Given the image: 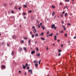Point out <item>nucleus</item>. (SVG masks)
Returning <instances> with one entry per match:
<instances>
[{"instance_id":"nucleus-1","label":"nucleus","mask_w":76,"mask_h":76,"mask_svg":"<svg viewBox=\"0 0 76 76\" xmlns=\"http://www.w3.org/2000/svg\"><path fill=\"white\" fill-rule=\"evenodd\" d=\"M38 61H36V60H34V63L35 64H38Z\"/></svg>"},{"instance_id":"nucleus-2","label":"nucleus","mask_w":76,"mask_h":76,"mask_svg":"<svg viewBox=\"0 0 76 76\" xmlns=\"http://www.w3.org/2000/svg\"><path fill=\"white\" fill-rule=\"evenodd\" d=\"M28 72H31V74H32V69L29 70H28Z\"/></svg>"},{"instance_id":"nucleus-3","label":"nucleus","mask_w":76,"mask_h":76,"mask_svg":"<svg viewBox=\"0 0 76 76\" xmlns=\"http://www.w3.org/2000/svg\"><path fill=\"white\" fill-rule=\"evenodd\" d=\"M55 27V25L54 24H53L51 26V28H54Z\"/></svg>"},{"instance_id":"nucleus-4","label":"nucleus","mask_w":76,"mask_h":76,"mask_svg":"<svg viewBox=\"0 0 76 76\" xmlns=\"http://www.w3.org/2000/svg\"><path fill=\"white\" fill-rule=\"evenodd\" d=\"M33 32L34 33H36V32H37V29H34Z\"/></svg>"},{"instance_id":"nucleus-5","label":"nucleus","mask_w":76,"mask_h":76,"mask_svg":"<svg viewBox=\"0 0 76 76\" xmlns=\"http://www.w3.org/2000/svg\"><path fill=\"white\" fill-rule=\"evenodd\" d=\"M23 49L24 50V51H25V52H27L26 48V47H24Z\"/></svg>"},{"instance_id":"nucleus-6","label":"nucleus","mask_w":76,"mask_h":76,"mask_svg":"<svg viewBox=\"0 0 76 76\" xmlns=\"http://www.w3.org/2000/svg\"><path fill=\"white\" fill-rule=\"evenodd\" d=\"M35 53V51H31V54H34Z\"/></svg>"},{"instance_id":"nucleus-7","label":"nucleus","mask_w":76,"mask_h":76,"mask_svg":"<svg viewBox=\"0 0 76 76\" xmlns=\"http://www.w3.org/2000/svg\"><path fill=\"white\" fill-rule=\"evenodd\" d=\"M57 38V35H56L54 36V40L56 41V40H57V39L56 38Z\"/></svg>"},{"instance_id":"nucleus-8","label":"nucleus","mask_w":76,"mask_h":76,"mask_svg":"<svg viewBox=\"0 0 76 76\" xmlns=\"http://www.w3.org/2000/svg\"><path fill=\"white\" fill-rule=\"evenodd\" d=\"M16 37L15 35H14L12 36V37L13 38V39H15Z\"/></svg>"},{"instance_id":"nucleus-9","label":"nucleus","mask_w":76,"mask_h":76,"mask_svg":"<svg viewBox=\"0 0 76 76\" xmlns=\"http://www.w3.org/2000/svg\"><path fill=\"white\" fill-rule=\"evenodd\" d=\"M40 56V53H38L37 54V57H39V56Z\"/></svg>"},{"instance_id":"nucleus-10","label":"nucleus","mask_w":76,"mask_h":76,"mask_svg":"<svg viewBox=\"0 0 76 76\" xmlns=\"http://www.w3.org/2000/svg\"><path fill=\"white\" fill-rule=\"evenodd\" d=\"M22 66L23 67V68L24 69H25V68H26V66H24L23 65H22Z\"/></svg>"},{"instance_id":"nucleus-11","label":"nucleus","mask_w":76,"mask_h":76,"mask_svg":"<svg viewBox=\"0 0 76 76\" xmlns=\"http://www.w3.org/2000/svg\"><path fill=\"white\" fill-rule=\"evenodd\" d=\"M35 36L36 37H38V33H36L35 35Z\"/></svg>"},{"instance_id":"nucleus-12","label":"nucleus","mask_w":76,"mask_h":76,"mask_svg":"<svg viewBox=\"0 0 76 76\" xmlns=\"http://www.w3.org/2000/svg\"><path fill=\"white\" fill-rule=\"evenodd\" d=\"M49 36L50 37H52L53 35V33H51V34H49Z\"/></svg>"},{"instance_id":"nucleus-13","label":"nucleus","mask_w":76,"mask_h":76,"mask_svg":"<svg viewBox=\"0 0 76 76\" xmlns=\"http://www.w3.org/2000/svg\"><path fill=\"white\" fill-rule=\"evenodd\" d=\"M65 17H67V13H65Z\"/></svg>"},{"instance_id":"nucleus-14","label":"nucleus","mask_w":76,"mask_h":76,"mask_svg":"<svg viewBox=\"0 0 76 76\" xmlns=\"http://www.w3.org/2000/svg\"><path fill=\"white\" fill-rule=\"evenodd\" d=\"M2 68H4V69H5V68H6V66L3 65L2 66Z\"/></svg>"},{"instance_id":"nucleus-15","label":"nucleus","mask_w":76,"mask_h":76,"mask_svg":"<svg viewBox=\"0 0 76 76\" xmlns=\"http://www.w3.org/2000/svg\"><path fill=\"white\" fill-rule=\"evenodd\" d=\"M38 64H35V66L36 67H38Z\"/></svg>"},{"instance_id":"nucleus-16","label":"nucleus","mask_w":76,"mask_h":76,"mask_svg":"<svg viewBox=\"0 0 76 76\" xmlns=\"http://www.w3.org/2000/svg\"><path fill=\"white\" fill-rule=\"evenodd\" d=\"M55 14V12H53L52 13V16H54Z\"/></svg>"},{"instance_id":"nucleus-17","label":"nucleus","mask_w":76,"mask_h":76,"mask_svg":"<svg viewBox=\"0 0 76 76\" xmlns=\"http://www.w3.org/2000/svg\"><path fill=\"white\" fill-rule=\"evenodd\" d=\"M70 1V0H65V2H69Z\"/></svg>"},{"instance_id":"nucleus-18","label":"nucleus","mask_w":76,"mask_h":76,"mask_svg":"<svg viewBox=\"0 0 76 76\" xmlns=\"http://www.w3.org/2000/svg\"><path fill=\"white\" fill-rule=\"evenodd\" d=\"M19 50H20V51H21L22 50V48H20Z\"/></svg>"},{"instance_id":"nucleus-19","label":"nucleus","mask_w":76,"mask_h":76,"mask_svg":"<svg viewBox=\"0 0 76 76\" xmlns=\"http://www.w3.org/2000/svg\"><path fill=\"white\" fill-rule=\"evenodd\" d=\"M34 37H35V35L34 34L32 35L31 36L32 38H34Z\"/></svg>"},{"instance_id":"nucleus-20","label":"nucleus","mask_w":76,"mask_h":76,"mask_svg":"<svg viewBox=\"0 0 76 76\" xmlns=\"http://www.w3.org/2000/svg\"><path fill=\"white\" fill-rule=\"evenodd\" d=\"M7 5V4L6 3H5L4 4V6H6Z\"/></svg>"},{"instance_id":"nucleus-21","label":"nucleus","mask_w":76,"mask_h":76,"mask_svg":"<svg viewBox=\"0 0 76 76\" xmlns=\"http://www.w3.org/2000/svg\"><path fill=\"white\" fill-rule=\"evenodd\" d=\"M42 27L43 29V30H44V29H45V27H44V26H42Z\"/></svg>"},{"instance_id":"nucleus-22","label":"nucleus","mask_w":76,"mask_h":76,"mask_svg":"<svg viewBox=\"0 0 76 76\" xmlns=\"http://www.w3.org/2000/svg\"><path fill=\"white\" fill-rule=\"evenodd\" d=\"M11 54L12 55V56H13V55L14 54V52L12 51L11 53Z\"/></svg>"},{"instance_id":"nucleus-23","label":"nucleus","mask_w":76,"mask_h":76,"mask_svg":"<svg viewBox=\"0 0 76 76\" xmlns=\"http://www.w3.org/2000/svg\"><path fill=\"white\" fill-rule=\"evenodd\" d=\"M23 7H27V6L26 5H23Z\"/></svg>"},{"instance_id":"nucleus-24","label":"nucleus","mask_w":76,"mask_h":76,"mask_svg":"<svg viewBox=\"0 0 76 76\" xmlns=\"http://www.w3.org/2000/svg\"><path fill=\"white\" fill-rule=\"evenodd\" d=\"M36 50L37 51H39V49L38 48H36Z\"/></svg>"},{"instance_id":"nucleus-25","label":"nucleus","mask_w":76,"mask_h":76,"mask_svg":"<svg viewBox=\"0 0 76 76\" xmlns=\"http://www.w3.org/2000/svg\"><path fill=\"white\" fill-rule=\"evenodd\" d=\"M60 16H61V17L62 18H63V15L62 14H61L60 15Z\"/></svg>"},{"instance_id":"nucleus-26","label":"nucleus","mask_w":76,"mask_h":76,"mask_svg":"<svg viewBox=\"0 0 76 76\" xmlns=\"http://www.w3.org/2000/svg\"><path fill=\"white\" fill-rule=\"evenodd\" d=\"M21 8H22V7H18V9H19V10H20L21 9Z\"/></svg>"},{"instance_id":"nucleus-27","label":"nucleus","mask_w":76,"mask_h":76,"mask_svg":"<svg viewBox=\"0 0 76 76\" xmlns=\"http://www.w3.org/2000/svg\"><path fill=\"white\" fill-rule=\"evenodd\" d=\"M41 39L42 40H44L45 39H44V38L43 37H41Z\"/></svg>"},{"instance_id":"nucleus-28","label":"nucleus","mask_w":76,"mask_h":76,"mask_svg":"<svg viewBox=\"0 0 76 76\" xmlns=\"http://www.w3.org/2000/svg\"><path fill=\"white\" fill-rule=\"evenodd\" d=\"M28 63H26V67H28Z\"/></svg>"},{"instance_id":"nucleus-29","label":"nucleus","mask_w":76,"mask_h":76,"mask_svg":"<svg viewBox=\"0 0 76 76\" xmlns=\"http://www.w3.org/2000/svg\"><path fill=\"white\" fill-rule=\"evenodd\" d=\"M44 35V33L42 32V34H41L40 35V36L41 35Z\"/></svg>"},{"instance_id":"nucleus-30","label":"nucleus","mask_w":76,"mask_h":76,"mask_svg":"<svg viewBox=\"0 0 76 76\" xmlns=\"http://www.w3.org/2000/svg\"><path fill=\"white\" fill-rule=\"evenodd\" d=\"M42 23H40V26H42Z\"/></svg>"},{"instance_id":"nucleus-31","label":"nucleus","mask_w":76,"mask_h":76,"mask_svg":"<svg viewBox=\"0 0 76 76\" xmlns=\"http://www.w3.org/2000/svg\"><path fill=\"white\" fill-rule=\"evenodd\" d=\"M23 38L25 39H28V38L27 37H23Z\"/></svg>"},{"instance_id":"nucleus-32","label":"nucleus","mask_w":76,"mask_h":76,"mask_svg":"<svg viewBox=\"0 0 76 76\" xmlns=\"http://www.w3.org/2000/svg\"><path fill=\"white\" fill-rule=\"evenodd\" d=\"M51 7H52V8H55V6H52Z\"/></svg>"},{"instance_id":"nucleus-33","label":"nucleus","mask_w":76,"mask_h":76,"mask_svg":"<svg viewBox=\"0 0 76 76\" xmlns=\"http://www.w3.org/2000/svg\"><path fill=\"white\" fill-rule=\"evenodd\" d=\"M61 49H59L58 50V52H61Z\"/></svg>"},{"instance_id":"nucleus-34","label":"nucleus","mask_w":76,"mask_h":76,"mask_svg":"<svg viewBox=\"0 0 76 76\" xmlns=\"http://www.w3.org/2000/svg\"><path fill=\"white\" fill-rule=\"evenodd\" d=\"M37 26H38V28H40V25H37Z\"/></svg>"},{"instance_id":"nucleus-35","label":"nucleus","mask_w":76,"mask_h":76,"mask_svg":"<svg viewBox=\"0 0 76 76\" xmlns=\"http://www.w3.org/2000/svg\"><path fill=\"white\" fill-rule=\"evenodd\" d=\"M23 15H26V13H23Z\"/></svg>"},{"instance_id":"nucleus-36","label":"nucleus","mask_w":76,"mask_h":76,"mask_svg":"<svg viewBox=\"0 0 76 76\" xmlns=\"http://www.w3.org/2000/svg\"><path fill=\"white\" fill-rule=\"evenodd\" d=\"M40 63H41V59L39 60V64H40Z\"/></svg>"},{"instance_id":"nucleus-37","label":"nucleus","mask_w":76,"mask_h":76,"mask_svg":"<svg viewBox=\"0 0 76 76\" xmlns=\"http://www.w3.org/2000/svg\"><path fill=\"white\" fill-rule=\"evenodd\" d=\"M30 34H31V35H32V31H30Z\"/></svg>"},{"instance_id":"nucleus-38","label":"nucleus","mask_w":76,"mask_h":76,"mask_svg":"<svg viewBox=\"0 0 76 76\" xmlns=\"http://www.w3.org/2000/svg\"><path fill=\"white\" fill-rule=\"evenodd\" d=\"M65 36L66 37L67 36V34H65Z\"/></svg>"},{"instance_id":"nucleus-39","label":"nucleus","mask_w":76,"mask_h":76,"mask_svg":"<svg viewBox=\"0 0 76 76\" xmlns=\"http://www.w3.org/2000/svg\"><path fill=\"white\" fill-rule=\"evenodd\" d=\"M11 13H14V11H13V10L11 12Z\"/></svg>"},{"instance_id":"nucleus-40","label":"nucleus","mask_w":76,"mask_h":76,"mask_svg":"<svg viewBox=\"0 0 76 76\" xmlns=\"http://www.w3.org/2000/svg\"><path fill=\"white\" fill-rule=\"evenodd\" d=\"M32 12V11L30 10L28 11V13H31Z\"/></svg>"},{"instance_id":"nucleus-41","label":"nucleus","mask_w":76,"mask_h":76,"mask_svg":"<svg viewBox=\"0 0 76 76\" xmlns=\"http://www.w3.org/2000/svg\"><path fill=\"white\" fill-rule=\"evenodd\" d=\"M28 42L29 43H30V42H31V40L29 39L28 40Z\"/></svg>"},{"instance_id":"nucleus-42","label":"nucleus","mask_w":76,"mask_h":76,"mask_svg":"<svg viewBox=\"0 0 76 76\" xmlns=\"http://www.w3.org/2000/svg\"><path fill=\"white\" fill-rule=\"evenodd\" d=\"M53 28L54 29H57V28H56V27H54Z\"/></svg>"},{"instance_id":"nucleus-43","label":"nucleus","mask_w":76,"mask_h":76,"mask_svg":"<svg viewBox=\"0 0 76 76\" xmlns=\"http://www.w3.org/2000/svg\"><path fill=\"white\" fill-rule=\"evenodd\" d=\"M67 25H68L69 26H70V23H68Z\"/></svg>"},{"instance_id":"nucleus-44","label":"nucleus","mask_w":76,"mask_h":76,"mask_svg":"<svg viewBox=\"0 0 76 76\" xmlns=\"http://www.w3.org/2000/svg\"><path fill=\"white\" fill-rule=\"evenodd\" d=\"M73 38H74V39H76V36L74 37Z\"/></svg>"},{"instance_id":"nucleus-45","label":"nucleus","mask_w":76,"mask_h":76,"mask_svg":"<svg viewBox=\"0 0 76 76\" xmlns=\"http://www.w3.org/2000/svg\"><path fill=\"white\" fill-rule=\"evenodd\" d=\"M65 12L64 11L62 12V14H64L65 13Z\"/></svg>"},{"instance_id":"nucleus-46","label":"nucleus","mask_w":76,"mask_h":76,"mask_svg":"<svg viewBox=\"0 0 76 76\" xmlns=\"http://www.w3.org/2000/svg\"><path fill=\"white\" fill-rule=\"evenodd\" d=\"M61 32L62 34H63V31H61Z\"/></svg>"},{"instance_id":"nucleus-47","label":"nucleus","mask_w":76,"mask_h":76,"mask_svg":"<svg viewBox=\"0 0 76 76\" xmlns=\"http://www.w3.org/2000/svg\"><path fill=\"white\" fill-rule=\"evenodd\" d=\"M61 47H63V44L61 45Z\"/></svg>"},{"instance_id":"nucleus-48","label":"nucleus","mask_w":76,"mask_h":76,"mask_svg":"<svg viewBox=\"0 0 76 76\" xmlns=\"http://www.w3.org/2000/svg\"><path fill=\"white\" fill-rule=\"evenodd\" d=\"M61 53H59L58 56H61Z\"/></svg>"},{"instance_id":"nucleus-49","label":"nucleus","mask_w":76,"mask_h":76,"mask_svg":"<svg viewBox=\"0 0 76 76\" xmlns=\"http://www.w3.org/2000/svg\"><path fill=\"white\" fill-rule=\"evenodd\" d=\"M64 21H62V24H64Z\"/></svg>"},{"instance_id":"nucleus-50","label":"nucleus","mask_w":76,"mask_h":76,"mask_svg":"<svg viewBox=\"0 0 76 76\" xmlns=\"http://www.w3.org/2000/svg\"><path fill=\"white\" fill-rule=\"evenodd\" d=\"M64 31L66 30V28H64Z\"/></svg>"},{"instance_id":"nucleus-51","label":"nucleus","mask_w":76,"mask_h":76,"mask_svg":"<svg viewBox=\"0 0 76 76\" xmlns=\"http://www.w3.org/2000/svg\"><path fill=\"white\" fill-rule=\"evenodd\" d=\"M27 69H29V67H28L27 68Z\"/></svg>"},{"instance_id":"nucleus-52","label":"nucleus","mask_w":76,"mask_h":76,"mask_svg":"<svg viewBox=\"0 0 76 76\" xmlns=\"http://www.w3.org/2000/svg\"><path fill=\"white\" fill-rule=\"evenodd\" d=\"M15 9H17V7L16 6H15Z\"/></svg>"},{"instance_id":"nucleus-53","label":"nucleus","mask_w":76,"mask_h":76,"mask_svg":"<svg viewBox=\"0 0 76 76\" xmlns=\"http://www.w3.org/2000/svg\"><path fill=\"white\" fill-rule=\"evenodd\" d=\"M10 11H8V13H9V14H10Z\"/></svg>"},{"instance_id":"nucleus-54","label":"nucleus","mask_w":76,"mask_h":76,"mask_svg":"<svg viewBox=\"0 0 76 76\" xmlns=\"http://www.w3.org/2000/svg\"><path fill=\"white\" fill-rule=\"evenodd\" d=\"M35 26H33V29H35Z\"/></svg>"},{"instance_id":"nucleus-55","label":"nucleus","mask_w":76,"mask_h":76,"mask_svg":"<svg viewBox=\"0 0 76 76\" xmlns=\"http://www.w3.org/2000/svg\"><path fill=\"white\" fill-rule=\"evenodd\" d=\"M66 6H64V9H66Z\"/></svg>"},{"instance_id":"nucleus-56","label":"nucleus","mask_w":76,"mask_h":76,"mask_svg":"<svg viewBox=\"0 0 76 76\" xmlns=\"http://www.w3.org/2000/svg\"><path fill=\"white\" fill-rule=\"evenodd\" d=\"M37 23H39V21H38V20H37Z\"/></svg>"},{"instance_id":"nucleus-57","label":"nucleus","mask_w":76,"mask_h":76,"mask_svg":"<svg viewBox=\"0 0 76 76\" xmlns=\"http://www.w3.org/2000/svg\"><path fill=\"white\" fill-rule=\"evenodd\" d=\"M21 42L22 43L23 42V41L22 40V41H21Z\"/></svg>"},{"instance_id":"nucleus-58","label":"nucleus","mask_w":76,"mask_h":76,"mask_svg":"<svg viewBox=\"0 0 76 76\" xmlns=\"http://www.w3.org/2000/svg\"><path fill=\"white\" fill-rule=\"evenodd\" d=\"M34 43H35V44H37V41H35V42H34Z\"/></svg>"},{"instance_id":"nucleus-59","label":"nucleus","mask_w":76,"mask_h":76,"mask_svg":"<svg viewBox=\"0 0 76 76\" xmlns=\"http://www.w3.org/2000/svg\"><path fill=\"white\" fill-rule=\"evenodd\" d=\"M46 50H48V48H46Z\"/></svg>"},{"instance_id":"nucleus-60","label":"nucleus","mask_w":76,"mask_h":76,"mask_svg":"<svg viewBox=\"0 0 76 76\" xmlns=\"http://www.w3.org/2000/svg\"><path fill=\"white\" fill-rule=\"evenodd\" d=\"M2 45H4V42H3L2 43Z\"/></svg>"},{"instance_id":"nucleus-61","label":"nucleus","mask_w":76,"mask_h":76,"mask_svg":"<svg viewBox=\"0 0 76 76\" xmlns=\"http://www.w3.org/2000/svg\"><path fill=\"white\" fill-rule=\"evenodd\" d=\"M60 5H61H61H62V4L61 3H60Z\"/></svg>"},{"instance_id":"nucleus-62","label":"nucleus","mask_w":76,"mask_h":76,"mask_svg":"<svg viewBox=\"0 0 76 76\" xmlns=\"http://www.w3.org/2000/svg\"><path fill=\"white\" fill-rule=\"evenodd\" d=\"M47 34H49V31H48L47 33Z\"/></svg>"},{"instance_id":"nucleus-63","label":"nucleus","mask_w":76,"mask_h":76,"mask_svg":"<svg viewBox=\"0 0 76 76\" xmlns=\"http://www.w3.org/2000/svg\"><path fill=\"white\" fill-rule=\"evenodd\" d=\"M66 9H68V7L66 6Z\"/></svg>"},{"instance_id":"nucleus-64","label":"nucleus","mask_w":76,"mask_h":76,"mask_svg":"<svg viewBox=\"0 0 76 76\" xmlns=\"http://www.w3.org/2000/svg\"><path fill=\"white\" fill-rule=\"evenodd\" d=\"M24 19H26V17H24Z\"/></svg>"}]
</instances>
